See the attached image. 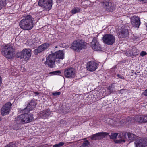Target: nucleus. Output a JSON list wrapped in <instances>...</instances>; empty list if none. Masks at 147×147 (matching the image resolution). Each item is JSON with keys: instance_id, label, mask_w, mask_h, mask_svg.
Returning a JSON list of instances; mask_svg holds the SVG:
<instances>
[{"instance_id": "nucleus-1", "label": "nucleus", "mask_w": 147, "mask_h": 147, "mask_svg": "<svg viewBox=\"0 0 147 147\" xmlns=\"http://www.w3.org/2000/svg\"><path fill=\"white\" fill-rule=\"evenodd\" d=\"M35 104L34 102H30L28 104L26 108L22 110L19 109L21 113H24L17 117L16 118L15 121L17 123H29L33 120L34 118L32 114L27 113L30 111L32 110L34 107Z\"/></svg>"}, {"instance_id": "nucleus-2", "label": "nucleus", "mask_w": 147, "mask_h": 147, "mask_svg": "<svg viewBox=\"0 0 147 147\" xmlns=\"http://www.w3.org/2000/svg\"><path fill=\"white\" fill-rule=\"evenodd\" d=\"M19 26L22 29L25 30L31 29L33 27L34 18L30 15H25L22 18Z\"/></svg>"}, {"instance_id": "nucleus-3", "label": "nucleus", "mask_w": 147, "mask_h": 147, "mask_svg": "<svg viewBox=\"0 0 147 147\" xmlns=\"http://www.w3.org/2000/svg\"><path fill=\"white\" fill-rule=\"evenodd\" d=\"M1 51L3 55L8 59L13 58L15 55V49L10 44L2 45Z\"/></svg>"}, {"instance_id": "nucleus-4", "label": "nucleus", "mask_w": 147, "mask_h": 147, "mask_svg": "<svg viewBox=\"0 0 147 147\" xmlns=\"http://www.w3.org/2000/svg\"><path fill=\"white\" fill-rule=\"evenodd\" d=\"M87 43L81 40H77L74 41L71 44L70 48L75 51L80 52L83 49H85Z\"/></svg>"}, {"instance_id": "nucleus-5", "label": "nucleus", "mask_w": 147, "mask_h": 147, "mask_svg": "<svg viewBox=\"0 0 147 147\" xmlns=\"http://www.w3.org/2000/svg\"><path fill=\"white\" fill-rule=\"evenodd\" d=\"M31 55V50L30 49H24L20 52L16 54V57L18 58L24 59L25 61L28 60Z\"/></svg>"}, {"instance_id": "nucleus-6", "label": "nucleus", "mask_w": 147, "mask_h": 147, "mask_svg": "<svg viewBox=\"0 0 147 147\" xmlns=\"http://www.w3.org/2000/svg\"><path fill=\"white\" fill-rule=\"evenodd\" d=\"M57 61L56 58L54 53L49 54L46 58V61L45 64L50 68H53L55 66V62Z\"/></svg>"}, {"instance_id": "nucleus-7", "label": "nucleus", "mask_w": 147, "mask_h": 147, "mask_svg": "<svg viewBox=\"0 0 147 147\" xmlns=\"http://www.w3.org/2000/svg\"><path fill=\"white\" fill-rule=\"evenodd\" d=\"M53 4V0H39L38 5L45 10L49 11L51 9Z\"/></svg>"}, {"instance_id": "nucleus-8", "label": "nucleus", "mask_w": 147, "mask_h": 147, "mask_svg": "<svg viewBox=\"0 0 147 147\" xmlns=\"http://www.w3.org/2000/svg\"><path fill=\"white\" fill-rule=\"evenodd\" d=\"M103 40L105 44L108 45H111L115 42V38L113 35L106 34L103 37Z\"/></svg>"}, {"instance_id": "nucleus-9", "label": "nucleus", "mask_w": 147, "mask_h": 147, "mask_svg": "<svg viewBox=\"0 0 147 147\" xmlns=\"http://www.w3.org/2000/svg\"><path fill=\"white\" fill-rule=\"evenodd\" d=\"M12 104L10 102L5 104L2 107L1 114L2 116H4L9 114L11 110Z\"/></svg>"}, {"instance_id": "nucleus-10", "label": "nucleus", "mask_w": 147, "mask_h": 147, "mask_svg": "<svg viewBox=\"0 0 147 147\" xmlns=\"http://www.w3.org/2000/svg\"><path fill=\"white\" fill-rule=\"evenodd\" d=\"M135 147H145L147 145V139L138 138L135 142Z\"/></svg>"}, {"instance_id": "nucleus-11", "label": "nucleus", "mask_w": 147, "mask_h": 147, "mask_svg": "<svg viewBox=\"0 0 147 147\" xmlns=\"http://www.w3.org/2000/svg\"><path fill=\"white\" fill-rule=\"evenodd\" d=\"M98 66V64L93 61H91L87 63L86 68L88 71L93 72L97 69Z\"/></svg>"}, {"instance_id": "nucleus-12", "label": "nucleus", "mask_w": 147, "mask_h": 147, "mask_svg": "<svg viewBox=\"0 0 147 147\" xmlns=\"http://www.w3.org/2000/svg\"><path fill=\"white\" fill-rule=\"evenodd\" d=\"M50 44L48 43H45L39 46L37 49H36L34 51V53L35 55H37L45 50L47 49L49 47Z\"/></svg>"}, {"instance_id": "nucleus-13", "label": "nucleus", "mask_w": 147, "mask_h": 147, "mask_svg": "<svg viewBox=\"0 0 147 147\" xmlns=\"http://www.w3.org/2000/svg\"><path fill=\"white\" fill-rule=\"evenodd\" d=\"M75 71L72 68L66 69L64 71V75L66 78H71L75 77Z\"/></svg>"}, {"instance_id": "nucleus-14", "label": "nucleus", "mask_w": 147, "mask_h": 147, "mask_svg": "<svg viewBox=\"0 0 147 147\" xmlns=\"http://www.w3.org/2000/svg\"><path fill=\"white\" fill-rule=\"evenodd\" d=\"M105 9L107 11L112 12L115 9L113 3L109 1H105L103 2Z\"/></svg>"}, {"instance_id": "nucleus-15", "label": "nucleus", "mask_w": 147, "mask_h": 147, "mask_svg": "<svg viewBox=\"0 0 147 147\" xmlns=\"http://www.w3.org/2000/svg\"><path fill=\"white\" fill-rule=\"evenodd\" d=\"M91 46L95 51L99 50L101 49L100 45L96 38H94L91 43Z\"/></svg>"}, {"instance_id": "nucleus-16", "label": "nucleus", "mask_w": 147, "mask_h": 147, "mask_svg": "<svg viewBox=\"0 0 147 147\" xmlns=\"http://www.w3.org/2000/svg\"><path fill=\"white\" fill-rule=\"evenodd\" d=\"M53 53L56 58L57 61L59 63L60 59H63L64 58L65 53L62 50H59Z\"/></svg>"}, {"instance_id": "nucleus-17", "label": "nucleus", "mask_w": 147, "mask_h": 147, "mask_svg": "<svg viewBox=\"0 0 147 147\" xmlns=\"http://www.w3.org/2000/svg\"><path fill=\"white\" fill-rule=\"evenodd\" d=\"M50 110L47 109L41 111L38 113V115L42 118L45 119L47 118L49 116H51V114Z\"/></svg>"}, {"instance_id": "nucleus-18", "label": "nucleus", "mask_w": 147, "mask_h": 147, "mask_svg": "<svg viewBox=\"0 0 147 147\" xmlns=\"http://www.w3.org/2000/svg\"><path fill=\"white\" fill-rule=\"evenodd\" d=\"M131 23L133 26L139 28L140 22L139 18L137 16H134L131 18Z\"/></svg>"}, {"instance_id": "nucleus-19", "label": "nucleus", "mask_w": 147, "mask_h": 147, "mask_svg": "<svg viewBox=\"0 0 147 147\" xmlns=\"http://www.w3.org/2000/svg\"><path fill=\"white\" fill-rule=\"evenodd\" d=\"M128 34V30L124 28L119 31V36L120 37H125L127 36Z\"/></svg>"}, {"instance_id": "nucleus-20", "label": "nucleus", "mask_w": 147, "mask_h": 147, "mask_svg": "<svg viewBox=\"0 0 147 147\" xmlns=\"http://www.w3.org/2000/svg\"><path fill=\"white\" fill-rule=\"evenodd\" d=\"M134 50V51H132L130 50L126 51L125 52V54L127 56H131L136 55L137 49H136L135 47H134L132 48V50Z\"/></svg>"}, {"instance_id": "nucleus-21", "label": "nucleus", "mask_w": 147, "mask_h": 147, "mask_svg": "<svg viewBox=\"0 0 147 147\" xmlns=\"http://www.w3.org/2000/svg\"><path fill=\"white\" fill-rule=\"evenodd\" d=\"M122 135L123 136V139H120L119 140H116L115 141V143H121L122 142H125V139L126 138L127 136V133L125 132H123Z\"/></svg>"}, {"instance_id": "nucleus-22", "label": "nucleus", "mask_w": 147, "mask_h": 147, "mask_svg": "<svg viewBox=\"0 0 147 147\" xmlns=\"http://www.w3.org/2000/svg\"><path fill=\"white\" fill-rule=\"evenodd\" d=\"M128 138L129 140H130V142H132L135 139L136 136L133 134L131 133H128L127 134Z\"/></svg>"}, {"instance_id": "nucleus-23", "label": "nucleus", "mask_w": 147, "mask_h": 147, "mask_svg": "<svg viewBox=\"0 0 147 147\" xmlns=\"http://www.w3.org/2000/svg\"><path fill=\"white\" fill-rule=\"evenodd\" d=\"M100 136V133H97L92 135L91 137V139L92 140H96L98 139Z\"/></svg>"}, {"instance_id": "nucleus-24", "label": "nucleus", "mask_w": 147, "mask_h": 147, "mask_svg": "<svg viewBox=\"0 0 147 147\" xmlns=\"http://www.w3.org/2000/svg\"><path fill=\"white\" fill-rule=\"evenodd\" d=\"M135 119L138 122H144L143 116H138L135 117Z\"/></svg>"}, {"instance_id": "nucleus-25", "label": "nucleus", "mask_w": 147, "mask_h": 147, "mask_svg": "<svg viewBox=\"0 0 147 147\" xmlns=\"http://www.w3.org/2000/svg\"><path fill=\"white\" fill-rule=\"evenodd\" d=\"M118 134L117 133H112L111 135H109L110 139H115L118 136Z\"/></svg>"}, {"instance_id": "nucleus-26", "label": "nucleus", "mask_w": 147, "mask_h": 147, "mask_svg": "<svg viewBox=\"0 0 147 147\" xmlns=\"http://www.w3.org/2000/svg\"><path fill=\"white\" fill-rule=\"evenodd\" d=\"M107 89L109 91L110 93L114 92V86L113 84H112L111 85L108 87Z\"/></svg>"}, {"instance_id": "nucleus-27", "label": "nucleus", "mask_w": 147, "mask_h": 147, "mask_svg": "<svg viewBox=\"0 0 147 147\" xmlns=\"http://www.w3.org/2000/svg\"><path fill=\"white\" fill-rule=\"evenodd\" d=\"M5 4V0H0V10Z\"/></svg>"}, {"instance_id": "nucleus-28", "label": "nucleus", "mask_w": 147, "mask_h": 147, "mask_svg": "<svg viewBox=\"0 0 147 147\" xmlns=\"http://www.w3.org/2000/svg\"><path fill=\"white\" fill-rule=\"evenodd\" d=\"M64 144V143L63 142H61L59 143L54 145L53 147H61Z\"/></svg>"}, {"instance_id": "nucleus-29", "label": "nucleus", "mask_w": 147, "mask_h": 147, "mask_svg": "<svg viewBox=\"0 0 147 147\" xmlns=\"http://www.w3.org/2000/svg\"><path fill=\"white\" fill-rule=\"evenodd\" d=\"M80 9L77 7H75L71 11L72 13L75 14L80 11Z\"/></svg>"}, {"instance_id": "nucleus-30", "label": "nucleus", "mask_w": 147, "mask_h": 147, "mask_svg": "<svg viewBox=\"0 0 147 147\" xmlns=\"http://www.w3.org/2000/svg\"><path fill=\"white\" fill-rule=\"evenodd\" d=\"M89 144L88 141L86 140L84 142L81 146H83V147H87V146Z\"/></svg>"}, {"instance_id": "nucleus-31", "label": "nucleus", "mask_w": 147, "mask_h": 147, "mask_svg": "<svg viewBox=\"0 0 147 147\" xmlns=\"http://www.w3.org/2000/svg\"><path fill=\"white\" fill-rule=\"evenodd\" d=\"M54 75H59L61 74V72L59 70L56 71H55L52 72L50 73Z\"/></svg>"}, {"instance_id": "nucleus-32", "label": "nucleus", "mask_w": 147, "mask_h": 147, "mask_svg": "<svg viewBox=\"0 0 147 147\" xmlns=\"http://www.w3.org/2000/svg\"><path fill=\"white\" fill-rule=\"evenodd\" d=\"M16 145L14 143H10L9 145H7L6 147H16Z\"/></svg>"}, {"instance_id": "nucleus-33", "label": "nucleus", "mask_w": 147, "mask_h": 147, "mask_svg": "<svg viewBox=\"0 0 147 147\" xmlns=\"http://www.w3.org/2000/svg\"><path fill=\"white\" fill-rule=\"evenodd\" d=\"M61 94V92H53L52 93V95L53 96H56L59 95Z\"/></svg>"}, {"instance_id": "nucleus-34", "label": "nucleus", "mask_w": 147, "mask_h": 147, "mask_svg": "<svg viewBox=\"0 0 147 147\" xmlns=\"http://www.w3.org/2000/svg\"><path fill=\"white\" fill-rule=\"evenodd\" d=\"M147 54V53L146 52L144 51H142L140 53V55L142 57L144 56Z\"/></svg>"}, {"instance_id": "nucleus-35", "label": "nucleus", "mask_w": 147, "mask_h": 147, "mask_svg": "<svg viewBox=\"0 0 147 147\" xmlns=\"http://www.w3.org/2000/svg\"><path fill=\"white\" fill-rule=\"evenodd\" d=\"M100 134L101 136H104L105 135H107L109 134V133H107V132H100Z\"/></svg>"}, {"instance_id": "nucleus-36", "label": "nucleus", "mask_w": 147, "mask_h": 147, "mask_svg": "<svg viewBox=\"0 0 147 147\" xmlns=\"http://www.w3.org/2000/svg\"><path fill=\"white\" fill-rule=\"evenodd\" d=\"M119 135H118V138H120V139H123V136L122 135V133H121L120 134H119Z\"/></svg>"}, {"instance_id": "nucleus-37", "label": "nucleus", "mask_w": 147, "mask_h": 147, "mask_svg": "<svg viewBox=\"0 0 147 147\" xmlns=\"http://www.w3.org/2000/svg\"><path fill=\"white\" fill-rule=\"evenodd\" d=\"M117 76L120 79H125V77L124 76H122L120 74H117Z\"/></svg>"}, {"instance_id": "nucleus-38", "label": "nucleus", "mask_w": 147, "mask_h": 147, "mask_svg": "<svg viewBox=\"0 0 147 147\" xmlns=\"http://www.w3.org/2000/svg\"><path fill=\"white\" fill-rule=\"evenodd\" d=\"M144 122H147V116H143Z\"/></svg>"}, {"instance_id": "nucleus-39", "label": "nucleus", "mask_w": 147, "mask_h": 147, "mask_svg": "<svg viewBox=\"0 0 147 147\" xmlns=\"http://www.w3.org/2000/svg\"><path fill=\"white\" fill-rule=\"evenodd\" d=\"M142 94L146 96H147V89L145 90V91L143 92Z\"/></svg>"}, {"instance_id": "nucleus-40", "label": "nucleus", "mask_w": 147, "mask_h": 147, "mask_svg": "<svg viewBox=\"0 0 147 147\" xmlns=\"http://www.w3.org/2000/svg\"><path fill=\"white\" fill-rule=\"evenodd\" d=\"M140 1H142L144 3H147V0H138Z\"/></svg>"}, {"instance_id": "nucleus-41", "label": "nucleus", "mask_w": 147, "mask_h": 147, "mask_svg": "<svg viewBox=\"0 0 147 147\" xmlns=\"http://www.w3.org/2000/svg\"><path fill=\"white\" fill-rule=\"evenodd\" d=\"M62 0H57V2H58L59 1H62Z\"/></svg>"}, {"instance_id": "nucleus-42", "label": "nucleus", "mask_w": 147, "mask_h": 147, "mask_svg": "<svg viewBox=\"0 0 147 147\" xmlns=\"http://www.w3.org/2000/svg\"><path fill=\"white\" fill-rule=\"evenodd\" d=\"M80 147H83V146H80Z\"/></svg>"}, {"instance_id": "nucleus-43", "label": "nucleus", "mask_w": 147, "mask_h": 147, "mask_svg": "<svg viewBox=\"0 0 147 147\" xmlns=\"http://www.w3.org/2000/svg\"><path fill=\"white\" fill-rule=\"evenodd\" d=\"M111 121H113V120H111Z\"/></svg>"}]
</instances>
